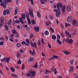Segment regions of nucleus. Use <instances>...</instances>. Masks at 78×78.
I'll list each match as a JSON object with an SVG mask.
<instances>
[{
  "instance_id": "nucleus-1",
  "label": "nucleus",
  "mask_w": 78,
  "mask_h": 78,
  "mask_svg": "<svg viewBox=\"0 0 78 78\" xmlns=\"http://www.w3.org/2000/svg\"><path fill=\"white\" fill-rule=\"evenodd\" d=\"M56 6L57 9H59V8H61L63 14L64 13V12H65L66 11V10L65 9L66 8V5H64L62 6V3L58 2L56 5Z\"/></svg>"
},
{
  "instance_id": "nucleus-2",
  "label": "nucleus",
  "mask_w": 78,
  "mask_h": 78,
  "mask_svg": "<svg viewBox=\"0 0 78 78\" xmlns=\"http://www.w3.org/2000/svg\"><path fill=\"white\" fill-rule=\"evenodd\" d=\"M29 12L30 17H31L32 18H34V15H33V10L30 7L29 8Z\"/></svg>"
},
{
  "instance_id": "nucleus-3",
  "label": "nucleus",
  "mask_w": 78,
  "mask_h": 78,
  "mask_svg": "<svg viewBox=\"0 0 78 78\" xmlns=\"http://www.w3.org/2000/svg\"><path fill=\"white\" fill-rule=\"evenodd\" d=\"M7 0L6 1L4 0V2H2L0 4L1 6H3V8H5L6 6V5L8 3Z\"/></svg>"
},
{
  "instance_id": "nucleus-4",
  "label": "nucleus",
  "mask_w": 78,
  "mask_h": 78,
  "mask_svg": "<svg viewBox=\"0 0 78 78\" xmlns=\"http://www.w3.org/2000/svg\"><path fill=\"white\" fill-rule=\"evenodd\" d=\"M72 25L74 27H77L78 25V21L74 19L73 21Z\"/></svg>"
},
{
  "instance_id": "nucleus-5",
  "label": "nucleus",
  "mask_w": 78,
  "mask_h": 78,
  "mask_svg": "<svg viewBox=\"0 0 78 78\" xmlns=\"http://www.w3.org/2000/svg\"><path fill=\"white\" fill-rule=\"evenodd\" d=\"M64 40L65 41L67 42H68L69 44H72V43L73 42V40H72V39H69L68 38H66V39H64Z\"/></svg>"
},
{
  "instance_id": "nucleus-6",
  "label": "nucleus",
  "mask_w": 78,
  "mask_h": 78,
  "mask_svg": "<svg viewBox=\"0 0 78 78\" xmlns=\"http://www.w3.org/2000/svg\"><path fill=\"white\" fill-rule=\"evenodd\" d=\"M36 72L33 71H31L29 72V73L30 75H31V78H32V76H35L36 75Z\"/></svg>"
},
{
  "instance_id": "nucleus-7",
  "label": "nucleus",
  "mask_w": 78,
  "mask_h": 78,
  "mask_svg": "<svg viewBox=\"0 0 78 78\" xmlns=\"http://www.w3.org/2000/svg\"><path fill=\"white\" fill-rule=\"evenodd\" d=\"M30 45L32 47H35L36 48L37 47V44L36 43H33V41H31L30 42Z\"/></svg>"
},
{
  "instance_id": "nucleus-8",
  "label": "nucleus",
  "mask_w": 78,
  "mask_h": 78,
  "mask_svg": "<svg viewBox=\"0 0 78 78\" xmlns=\"http://www.w3.org/2000/svg\"><path fill=\"white\" fill-rule=\"evenodd\" d=\"M72 20V16H69L67 18V21L68 22H71Z\"/></svg>"
},
{
  "instance_id": "nucleus-9",
  "label": "nucleus",
  "mask_w": 78,
  "mask_h": 78,
  "mask_svg": "<svg viewBox=\"0 0 78 78\" xmlns=\"http://www.w3.org/2000/svg\"><path fill=\"white\" fill-rule=\"evenodd\" d=\"M29 51L30 55H35V53H36V51L34 49H33L32 50H29Z\"/></svg>"
},
{
  "instance_id": "nucleus-10",
  "label": "nucleus",
  "mask_w": 78,
  "mask_h": 78,
  "mask_svg": "<svg viewBox=\"0 0 78 78\" xmlns=\"http://www.w3.org/2000/svg\"><path fill=\"white\" fill-rule=\"evenodd\" d=\"M0 27L2 26L3 25V22H4V19H3V17H1L0 18Z\"/></svg>"
},
{
  "instance_id": "nucleus-11",
  "label": "nucleus",
  "mask_w": 78,
  "mask_h": 78,
  "mask_svg": "<svg viewBox=\"0 0 78 78\" xmlns=\"http://www.w3.org/2000/svg\"><path fill=\"white\" fill-rule=\"evenodd\" d=\"M26 45L27 47H29L30 46V40H28V39H26Z\"/></svg>"
},
{
  "instance_id": "nucleus-12",
  "label": "nucleus",
  "mask_w": 78,
  "mask_h": 78,
  "mask_svg": "<svg viewBox=\"0 0 78 78\" xmlns=\"http://www.w3.org/2000/svg\"><path fill=\"white\" fill-rule=\"evenodd\" d=\"M11 75L13 77H15V78H17L18 77V76L16 74H15L14 73H12L11 74Z\"/></svg>"
},
{
  "instance_id": "nucleus-13",
  "label": "nucleus",
  "mask_w": 78,
  "mask_h": 78,
  "mask_svg": "<svg viewBox=\"0 0 78 78\" xmlns=\"http://www.w3.org/2000/svg\"><path fill=\"white\" fill-rule=\"evenodd\" d=\"M44 34L46 36H48L49 34V32L48 30H45L44 32Z\"/></svg>"
},
{
  "instance_id": "nucleus-14",
  "label": "nucleus",
  "mask_w": 78,
  "mask_h": 78,
  "mask_svg": "<svg viewBox=\"0 0 78 78\" xmlns=\"http://www.w3.org/2000/svg\"><path fill=\"white\" fill-rule=\"evenodd\" d=\"M34 30L36 31H38L39 30V27L37 26H35L34 28Z\"/></svg>"
},
{
  "instance_id": "nucleus-15",
  "label": "nucleus",
  "mask_w": 78,
  "mask_h": 78,
  "mask_svg": "<svg viewBox=\"0 0 78 78\" xmlns=\"http://www.w3.org/2000/svg\"><path fill=\"white\" fill-rule=\"evenodd\" d=\"M66 9L67 11L70 12L71 11V9H70V7L69 5H68L66 7Z\"/></svg>"
},
{
  "instance_id": "nucleus-16",
  "label": "nucleus",
  "mask_w": 78,
  "mask_h": 78,
  "mask_svg": "<svg viewBox=\"0 0 78 78\" xmlns=\"http://www.w3.org/2000/svg\"><path fill=\"white\" fill-rule=\"evenodd\" d=\"M33 61V58L31 57L29 59H28L29 62H32Z\"/></svg>"
},
{
  "instance_id": "nucleus-17",
  "label": "nucleus",
  "mask_w": 78,
  "mask_h": 78,
  "mask_svg": "<svg viewBox=\"0 0 78 78\" xmlns=\"http://www.w3.org/2000/svg\"><path fill=\"white\" fill-rule=\"evenodd\" d=\"M63 52L64 53H65V55H68L70 54V52L67 51H64Z\"/></svg>"
},
{
  "instance_id": "nucleus-18",
  "label": "nucleus",
  "mask_w": 78,
  "mask_h": 78,
  "mask_svg": "<svg viewBox=\"0 0 78 78\" xmlns=\"http://www.w3.org/2000/svg\"><path fill=\"white\" fill-rule=\"evenodd\" d=\"M10 60V58L6 57L5 58V61L7 62H9V60Z\"/></svg>"
},
{
  "instance_id": "nucleus-19",
  "label": "nucleus",
  "mask_w": 78,
  "mask_h": 78,
  "mask_svg": "<svg viewBox=\"0 0 78 78\" xmlns=\"http://www.w3.org/2000/svg\"><path fill=\"white\" fill-rule=\"evenodd\" d=\"M33 67L34 69H37V62H36L35 65L33 66Z\"/></svg>"
},
{
  "instance_id": "nucleus-20",
  "label": "nucleus",
  "mask_w": 78,
  "mask_h": 78,
  "mask_svg": "<svg viewBox=\"0 0 78 78\" xmlns=\"http://www.w3.org/2000/svg\"><path fill=\"white\" fill-rule=\"evenodd\" d=\"M21 55V54L19 53L18 52L16 54V56L18 58H20V56Z\"/></svg>"
},
{
  "instance_id": "nucleus-21",
  "label": "nucleus",
  "mask_w": 78,
  "mask_h": 78,
  "mask_svg": "<svg viewBox=\"0 0 78 78\" xmlns=\"http://www.w3.org/2000/svg\"><path fill=\"white\" fill-rule=\"evenodd\" d=\"M22 44L23 45H25V46H27V43L26 42V41H23L22 42Z\"/></svg>"
},
{
  "instance_id": "nucleus-22",
  "label": "nucleus",
  "mask_w": 78,
  "mask_h": 78,
  "mask_svg": "<svg viewBox=\"0 0 78 78\" xmlns=\"http://www.w3.org/2000/svg\"><path fill=\"white\" fill-rule=\"evenodd\" d=\"M31 23L32 25H34V24H36V21L34 20H32Z\"/></svg>"
},
{
  "instance_id": "nucleus-23",
  "label": "nucleus",
  "mask_w": 78,
  "mask_h": 78,
  "mask_svg": "<svg viewBox=\"0 0 78 78\" xmlns=\"http://www.w3.org/2000/svg\"><path fill=\"white\" fill-rule=\"evenodd\" d=\"M6 11L7 13V15H8V14H10V11H9V9H7L6 10Z\"/></svg>"
},
{
  "instance_id": "nucleus-24",
  "label": "nucleus",
  "mask_w": 78,
  "mask_h": 78,
  "mask_svg": "<svg viewBox=\"0 0 78 78\" xmlns=\"http://www.w3.org/2000/svg\"><path fill=\"white\" fill-rule=\"evenodd\" d=\"M10 69L12 72H15V69L12 67H10Z\"/></svg>"
},
{
  "instance_id": "nucleus-25",
  "label": "nucleus",
  "mask_w": 78,
  "mask_h": 78,
  "mask_svg": "<svg viewBox=\"0 0 78 78\" xmlns=\"http://www.w3.org/2000/svg\"><path fill=\"white\" fill-rule=\"evenodd\" d=\"M53 57L55 59H58L59 58V56L58 55H53Z\"/></svg>"
},
{
  "instance_id": "nucleus-26",
  "label": "nucleus",
  "mask_w": 78,
  "mask_h": 78,
  "mask_svg": "<svg viewBox=\"0 0 78 78\" xmlns=\"http://www.w3.org/2000/svg\"><path fill=\"white\" fill-rule=\"evenodd\" d=\"M1 61L2 62H4L5 61H6V58L4 57L2 58L1 59Z\"/></svg>"
},
{
  "instance_id": "nucleus-27",
  "label": "nucleus",
  "mask_w": 78,
  "mask_h": 78,
  "mask_svg": "<svg viewBox=\"0 0 78 78\" xmlns=\"http://www.w3.org/2000/svg\"><path fill=\"white\" fill-rule=\"evenodd\" d=\"M12 33L13 34H16L17 33V32H16V30H15L13 29L12 30Z\"/></svg>"
},
{
  "instance_id": "nucleus-28",
  "label": "nucleus",
  "mask_w": 78,
  "mask_h": 78,
  "mask_svg": "<svg viewBox=\"0 0 78 78\" xmlns=\"http://www.w3.org/2000/svg\"><path fill=\"white\" fill-rule=\"evenodd\" d=\"M29 13L28 12H27L26 13V14L27 16V19H28L29 18V17H30V15H29Z\"/></svg>"
},
{
  "instance_id": "nucleus-29",
  "label": "nucleus",
  "mask_w": 78,
  "mask_h": 78,
  "mask_svg": "<svg viewBox=\"0 0 78 78\" xmlns=\"http://www.w3.org/2000/svg\"><path fill=\"white\" fill-rule=\"evenodd\" d=\"M46 25H47V26H48L49 25H50V24H51V23H50V22L49 21H46Z\"/></svg>"
},
{
  "instance_id": "nucleus-30",
  "label": "nucleus",
  "mask_w": 78,
  "mask_h": 78,
  "mask_svg": "<svg viewBox=\"0 0 78 78\" xmlns=\"http://www.w3.org/2000/svg\"><path fill=\"white\" fill-rule=\"evenodd\" d=\"M65 26L66 27H70L71 26V25L70 24H68L67 23H65Z\"/></svg>"
},
{
  "instance_id": "nucleus-31",
  "label": "nucleus",
  "mask_w": 78,
  "mask_h": 78,
  "mask_svg": "<svg viewBox=\"0 0 78 78\" xmlns=\"http://www.w3.org/2000/svg\"><path fill=\"white\" fill-rule=\"evenodd\" d=\"M52 39L54 40L56 39V37L55 35H52Z\"/></svg>"
},
{
  "instance_id": "nucleus-32",
  "label": "nucleus",
  "mask_w": 78,
  "mask_h": 78,
  "mask_svg": "<svg viewBox=\"0 0 78 78\" xmlns=\"http://www.w3.org/2000/svg\"><path fill=\"white\" fill-rule=\"evenodd\" d=\"M33 36H34V35H33V34H31L29 36V39H31V38H32V37H33Z\"/></svg>"
},
{
  "instance_id": "nucleus-33",
  "label": "nucleus",
  "mask_w": 78,
  "mask_h": 78,
  "mask_svg": "<svg viewBox=\"0 0 78 78\" xmlns=\"http://www.w3.org/2000/svg\"><path fill=\"white\" fill-rule=\"evenodd\" d=\"M5 29L6 31H8V27L7 26V25H5Z\"/></svg>"
},
{
  "instance_id": "nucleus-34",
  "label": "nucleus",
  "mask_w": 78,
  "mask_h": 78,
  "mask_svg": "<svg viewBox=\"0 0 78 78\" xmlns=\"http://www.w3.org/2000/svg\"><path fill=\"white\" fill-rule=\"evenodd\" d=\"M10 37L13 39H14V35L13 34H10L9 35Z\"/></svg>"
},
{
  "instance_id": "nucleus-35",
  "label": "nucleus",
  "mask_w": 78,
  "mask_h": 78,
  "mask_svg": "<svg viewBox=\"0 0 78 78\" xmlns=\"http://www.w3.org/2000/svg\"><path fill=\"white\" fill-rule=\"evenodd\" d=\"M73 67L72 66L71 68V69L70 70V72H72L73 71Z\"/></svg>"
},
{
  "instance_id": "nucleus-36",
  "label": "nucleus",
  "mask_w": 78,
  "mask_h": 78,
  "mask_svg": "<svg viewBox=\"0 0 78 78\" xmlns=\"http://www.w3.org/2000/svg\"><path fill=\"white\" fill-rule=\"evenodd\" d=\"M20 52L21 53H23L24 52V51H23V50L21 49L20 50Z\"/></svg>"
},
{
  "instance_id": "nucleus-37",
  "label": "nucleus",
  "mask_w": 78,
  "mask_h": 78,
  "mask_svg": "<svg viewBox=\"0 0 78 78\" xmlns=\"http://www.w3.org/2000/svg\"><path fill=\"white\" fill-rule=\"evenodd\" d=\"M65 33L66 34V35L67 36H69V32L67 30L65 31Z\"/></svg>"
},
{
  "instance_id": "nucleus-38",
  "label": "nucleus",
  "mask_w": 78,
  "mask_h": 78,
  "mask_svg": "<svg viewBox=\"0 0 78 78\" xmlns=\"http://www.w3.org/2000/svg\"><path fill=\"white\" fill-rule=\"evenodd\" d=\"M56 16L57 17H58L59 16V14L58 13V12H57L56 13Z\"/></svg>"
},
{
  "instance_id": "nucleus-39",
  "label": "nucleus",
  "mask_w": 78,
  "mask_h": 78,
  "mask_svg": "<svg viewBox=\"0 0 78 78\" xmlns=\"http://www.w3.org/2000/svg\"><path fill=\"white\" fill-rule=\"evenodd\" d=\"M6 10H5L3 11V14L4 16H6Z\"/></svg>"
},
{
  "instance_id": "nucleus-40",
  "label": "nucleus",
  "mask_w": 78,
  "mask_h": 78,
  "mask_svg": "<svg viewBox=\"0 0 78 78\" xmlns=\"http://www.w3.org/2000/svg\"><path fill=\"white\" fill-rule=\"evenodd\" d=\"M11 22H12V20H10L9 22H8V24L9 25L11 24Z\"/></svg>"
},
{
  "instance_id": "nucleus-41",
  "label": "nucleus",
  "mask_w": 78,
  "mask_h": 78,
  "mask_svg": "<svg viewBox=\"0 0 78 78\" xmlns=\"http://www.w3.org/2000/svg\"><path fill=\"white\" fill-rule=\"evenodd\" d=\"M40 2L41 4H44H44H45V2H44L43 0H41Z\"/></svg>"
},
{
  "instance_id": "nucleus-42",
  "label": "nucleus",
  "mask_w": 78,
  "mask_h": 78,
  "mask_svg": "<svg viewBox=\"0 0 78 78\" xmlns=\"http://www.w3.org/2000/svg\"><path fill=\"white\" fill-rule=\"evenodd\" d=\"M15 22L16 23H20V21H19V20H16L15 21Z\"/></svg>"
},
{
  "instance_id": "nucleus-43",
  "label": "nucleus",
  "mask_w": 78,
  "mask_h": 78,
  "mask_svg": "<svg viewBox=\"0 0 78 78\" xmlns=\"http://www.w3.org/2000/svg\"><path fill=\"white\" fill-rule=\"evenodd\" d=\"M16 45L18 48H20V47L21 45H20V43H18Z\"/></svg>"
},
{
  "instance_id": "nucleus-44",
  "label": "nucleus",
  "mask_w": 78,
  "mask_h": 78,
  "mask_svg": "<svg viewBox=\"0 0 78 78\" xmlns=\"http://www.w3.org/2000/svg\"><path fill=\"white\" fill-rule=\"evenodd\" d=\"M57 42H58V44H59V45H61V44L62 43V42H61V41H59V39H57Z\"/></svg>"
},
{
  "instance_id": "nucleus-45",
  "label": "nucleus",
  "mask_w": 78,
  "mask_h": 78,
  "mask_svg": "<svg viewBox=\"0 0 78 78\" xmlns=\"http://www.w3.org/2000/svg\"><path fill=\"white\" fill-rule=\"evenodd\" d=\"M17 63L18 64H21V62L20 61V60H19L17 62Z\"/></svg>"
},
{
  "instance_id": "nucleus-46",
  "label": "nucleus",
  "mask_w": 78,
  "mask_h": 78,
  "mask_svg": "<svg viewBox=\"0 0 78 78\" xmlns=\"http://www.w3.org/2000/svg\"><path fill=\"white\" fill-rule=\"evenodd\" d=\"M48 73H50V71H48L47 69H46L45 72V74H48Z\"/></svg>"
},
{
  "instance_id": "nucleus-47",
  "label": "nucleus",
  "mask_w": 78,
  "mask_h": 78,
  "mask_svg": "<svg viewBox=\"0 0 78 78\" xmlns=\"http://www.w3.org/2000/svg\"><path fill=\"white\" fill-rule=\"evenodd\" d=\"M37 16H38L39 18L41 17V14H40V13H39V12L37 13Z\"/></svg>"
},
{
  "instance_id": "nucleus-48",
  "label": "nucleus",
  "mask_w": 78,
  "mask_h": 78,
  "mask_svg": "<svg viewBox=\"0 0 78 78\" xmlns=\"http://www.w3.org/2000/svg\"><path fill=\"white\" fill-rule=\"evenodd\" d=\"M4 44V42L3 41H1L0 42V45H3Z\"/></svg>"
},
{
  "instance_id": "nucleus-49",
  "label": "nucleus",
  "mask_w": 78,
  "mask_h": 78,
  "mask_svg": "<svg viewBox=\"0 0 78 78\" xmlns=\"http://www.w3.org/2000/svg\"><path fill=\"white\" fill-rule=\"evenodd\" d=\"M16 38H18L19 37V34H18V33L17 32L16 33Z\"/></svg>"
},
{
  "instance_id": "nucleus-50",
  "label": "nucleus",
  "mask_w": 78,
  "mask_h": 78,
  "mask_svg": "<svg viewBox=\"0 0 78 78\" xmlns=\"http://www.w3.org/2000/svg\"><path fill=\"white\" fill-rule=\"evenodd\" d=\"M28 23L29 24H31V20H30V18H28Z\"/></svg>"
},
{
  "instance_id": "nucleus-51",
  "label": "nucleus",
  "mask_w": 78,
  "mask_h": 78,
  "mask_svg": "<svg viewBox=\"0 0 78 78\" xmlns=\"http://www.w3.org/2000/svg\"><path fill=\"white\" fill-rule=\"evenodd\" d=\"M24 69H25V66H24V64H22V70H23Z\"/></svg>"
},
{
  "instance_id": "nucleus-52",
  "label": "nucleus",
  "mask_w": 78,
  "mask_h": 78,
  "mask_svg": "<svg viewBox=\"0 0 78 78\" xmlns=\"http://www.w3.org/2000/svg\"><path fill=\"white\" fill-rule=\"evenodd\" d=\"M37 44H38V45H40V46L41 45V40H38V41L37 42Z\"/></svg>"
},
{
  "instance_id": "nucleus-53",
  "label": "nucleus",
  "mask_w": 78,
  "mask_h": 78,
  "mask_svg": "<svg viewBox=\"0 0 78 78\" xmlns=\"http://www.w3.org/2000/svg\"><path fill=\"white\" fill-rule=\"evenodd\" d=\"M26 30L27 31H30V27H28L26 28Z\"/></svg>"
},
{
  "instance_id": "nucleus-54",
  "label": "nucleus",
  "mask_w": 78,
  "mask_h": 78,
  "mask_svg": "<svg viewBox=\"0 0 78 78\" xmlns=\"http://www.w3.org/2000/svg\"><path fill=\"white\" fill-rule=\"evenodd\" d=\"M57 10L58 11V14H61V9H58Z\"/></svg>"
},
{
  "instance_id": "nucleus-55",
  "label": "nucleus",
  "mask_w": 78,
  "mask_h": 78,
  "mask_svg": "<svg viewBox=\"0 0 78 78\" xmlns=\"http://www.w3.org/2000/svg\"><path fill=\"white\" fill-rule=\"evenodd\" d=\"M70 64H72L73 65V60H71L70 61Z\"/></svg>"
},
{
  "instance_id": "nucleus-56",
  "label": "nucleus",
  "mask_w": 78,
  "mask_h": 78,
  "mask_svg": "<svg viewBox=\"0 0 78 78\" xmlns=\"http://www.w3.org/2000/svg\"><path fill=\"white\" fill-rule=\"evenodd\" d=\"M31 4L32 5H33L34 3L33 2V0H30Z\"/></svg>"
},
{
  "instance_id": "nucleus-57",
  "label": "nucleus",
  "mask_w": 78,
  "mask_h": 78,
  "mask_svg": "<svg viewBox=\"0 0 78 78\" xmlns=\"http://www.w3.org/2000/svg\"><path fill=\"white\" fill-rule=\"evenodd\" d=\"M41 42H42V44H45L44 41V39H43V38H41Z\"/></svg>"
},
{
  "instance_id": "nucleus-58",
  "label": "nucleus",
  "mask_w": 78,
  "mask_h": 78,
  "mask_svg": "<svg viewBox=\"0 0 78 78\" xmlns=\"http://www.w3.org/2000/svg\"><path fill=\"white\" fill-rule=\"evenodd\" d=\"M17 28L18 30H20V26L19 25H18L17 26Z\"/></svg>"
},
{
  "instance_id": "nucleus-59",
  "label": "nucleus",
  "mask_w": 78,
  "mask_h": 78,
  "mask_svg": "<svg viewBox=\"0 0 78 78\" xmlns=\"http://www.w3.org/2000/svg\"><path fill=\"white\" fill-rule=\"evenodd\" d=\"M60 34H61V36L62 37H64V34H63V33H61Z\"/></svg>"
},
{
  "instance_id": "nucleus-60",
  "label": "nucleus",
  "mask_w": 78,
  "mask_h": 78,
  "mask_svg": "<svg viewBox=\"0 0 78 78\" xmlns=\"http://www.w3.org/2000/svg\"><path fill=\"white\" fill-rule=\"evenodd\" d=\"M5 68L7 71H8V70H9V69L8 67L5 66Z\"/></svg>"
},
{
  "instance_id": "nucleus-61",
  "label": "nucleus",
  "mask_w": 78,
  "mask_h": 78,
  "mask_svg": "<svg viewBox=\"0 0 78 78\" xmlns=\"http://www.w3.org/2000/svg\"><path fill=\"white\" fill-rule=\"evenodd\" d=\"M0 66H1L2 67H4V65H3V63H1Z\"/></svg>"
},
{
  "instance_id": "nucleus-62",
  "label": "nucleus",
  "mask_w": 78,
  "mask_h": 78,
  "mask_svg": "<svg viewBox=\"0 0 78 78\" xmlns=\"http://www.w3.org/2000/svg\"><path fill=\"white\" fill-rule=\"evenodd\" d=\"M53 11H54V12H58V10H57V9H56L53 10Z\"/></svg>"
},
{
  "instance_id": "nucleus-63",
  "label": "nucleus",
  "mask_w": 78,
  "mask_h": 78,
  "mask_svg": "<svg viewBox=\"0 0 78 78\" xmlns=\"http://www.w3.org/2000/svg\"><path fill=\"white\" fill-rule=\"evenodd\" d=\"M9 39L10 41H11V42H14V41H13V40H12L13 39H12L11 38H10Z\"/></svg>"
},
{
  "instance_id": "nucleus-64",
  "label": "nucleus",
  "mask_w": 78,
  "mask_h": 78,
  "mask_svg": "<svg viewBox=\"0 0 78 78\" xmlns=\"http://www.w3.org/2000/svg\"><path fill=\"white\" fill-rule=\"evenodd\" d=\"M50 18L51 20H53V17L52 16H50Z\"/></svg>"
}]
</instances>
